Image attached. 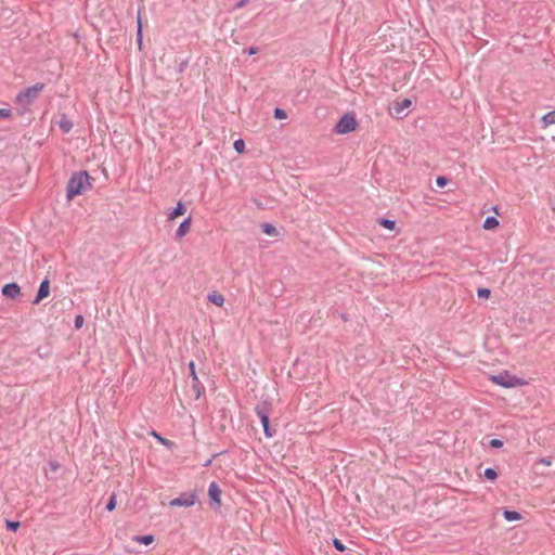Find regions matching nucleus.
<instances>
[{"label":"nucleus","instance_id":"1","mask_svg":"<svg viewBox=\"0 0 555 555\" xmlns=\"http://www.w3.org/2000/svg\"><path fill=\"white\" fill-rule=\"evenodd\" d=\"M92 188L91 177L87 171L76 172L67 183V198L70 201Z\"/></svg>","mask_w":555,"mask_h":555},{"label":"nucleus","instance_id":"2","mask_svg":"<svg viewBox=\"0 0 555 555\" xmlns=\"http://www.w3.org/2000/svg\"><path fill=\"white\" fill-rule=\"evenodd\" d=\"M490 380L495 384V385H499L501 387H504V388H514V387H519V386H525L527 385V382L521 379V378H518L514 375H511L508 373H501L499 375H491L490 376Z\"/></svg>","mask_w":555,"mask_h":555},{"label":"nucleus","instance_id":"3","mask_svg":"<svg viewBox=\"0 0 555 555\" xmlns=\"http://www.w3.org/2000/svg\"><path fill=\"white\" fill-rule=\"evenodd\" d=\"M44 85L41 82H38L26 90L20 92L16 96V101L22 104H30L43 90Z\"/></svg>","mask_w":555,"mask_h":555},{"label":"nucleus","instance_id":"4","mask_svg":"<svg viewBox=\"0 0 555 555\" xmlns=\"http://www.w3.org/2000/svg\"><path fill=\"white\" fill-rule=\"evenodd\" d=\"M358 122L352 114L344 115L335 126V132L337 134H346L357 129Z\"/></svg>","mask_w":555,"mask_h":555},{"label":"nucleus","instance_id":"5","mask_svg":"<svg viewBox=\"0 0 555 555\" xmlns=\"http://www.w3.org/2000/svg\"><path fill=\"white\" fill-rule=\"evenodd\" d=\"M196 502V495L194 493L182 494L179 498H176L169 502L170 506H184L190 507L193 506Z\"/></svg>","mask_w":555,"mask_h":555},{"label":"nucleus","instance_id":"6","mask_svg":"<svg viewBox=\"0 0 555 555\" xmlns=\"http://www.w3.org/2000/svg\"><path fill=\"white\" fill-rule=\"evenodd\" d=\"M49 295H50V282L48 279H46L40 283V286H39L37 296L34 300V304L38 305L41 300L47 298Z\"/></svg>","mask_w":555,"mask_h":555},{"label":"nucleus","instance_id":"7","mask_svg":"<svg viewBox=\"0 0 555 555\" xmlns=\"http://www.w3.org/2000/svg\"><path fill=\"white\" fill-rule=\"evenodd\" d=\"M1 292L3 296L15 299L21 295V287L16 283H8Z\"/></svg>","mask_w":555,"mask_h":555},{"label":"nucleus","instance_id":"8","mask_svg":"<svg viewBox=\"0 0 555 555\" xmlns=\"http://www.w3.org/2000/svg\"><path fill=\"white\" fill-rule=\"evenodd\" d=\"M221 489L216 482H211L208 488V495L212 502L217 504V506L221 505Z\"/></svg>","mask_w":555,"mask_h":555},{"label":"nucleus","instance_id":"9","mask_svg":"<svg viewBox=\"0 0 555 555\" xmlns=\"http://www.w3.org/2000/svg\"><path fill=\"white\" fill-rule=\"evenodd\" d=\"M412 105V101L410 99H404L401 102H396L393 104V112L397 117L404 116V111L408 109Z\"/></svg>","mask_w":555,"mask_h":555},{"label":"nucleus","instance_id":"10","mask_svg":"<svg viewBox=\"0 0 555 555\" xmlns=\"http://www.w3.org/2000/svg\"><path fill=\"white\" fill-rule=\"evenodd\" d=\"M191 224H192V219H191V217H188L186 219H184V220L180 223V225L178 227V229H177V232H176L177 236H178L179 238L184 237V236L190 232V230H191Z\"/></svg>","mask_w":555,"mask_h":555},{"label":"nucleus","instance_id":"11","mask_svg":"<svg viewBox=\"0 0 555 555\" xmlns=\"http://www.w3.org/2000/svg\"><path fill=\"white\" fill-rule=\"evenodd\" d=\"M207 299L218 307H222L224 305V296L217 291L210 292L207 296Z\"/></svg>","mask_w":555,"mask_h":555},{"label":"nucleus","instance_id":"12","mask_svg":"<svg viewBox=\"0 0 555 555\" xmlns=\"http://www.w3.org/2000/svg\"><path fill=\"white\" fill-rule=\"evenodd\" d=\"M186 211V208L185 206L181 203V202H178L176 208H173L169 214H168V220L170 221H173L175 219H177L178 217L184 215V212Z\"/></svg>","mask_w":555,"mask_h":555},{"label":"nucleus","instance_id":"13","mask_svg":"<svg viewBox=\"0 0 555 555\" xmlns=\"http://www.w3.org/2000/svg\"><path fill=\"white\" fill-rule=\"evenodd\" d=\"M257 414L261 421L266 436L271 438L273 436V434L270 431L268 415L264 412L259 411V410L257 411Z\"/></svg>","mask_w":555,"mask_h":555},{"label":"nucleus","instance_id":"14","mask_svg":"<svg viewBox=\"0 0 555 555\" xmlns=\"http://www.w3.org/2000/svg\"><path fill=\"white\" fill-rule=\"evenodd\" d=\"M542 127L547 128L555 125V111L548 112L541 118Z\"/></svg>","mask_w":555,"mask_h":555},{"label":"nucleus","instance_id":"15","mask_svg":"<svg viewBox=\"0 0 555 555\" xmlns=\"http://www.w3.org/2000/svg\"><path fill=\"white\" fill-rule=\"evenodd\" d=\"M59 126L63 132L68 133L73 129L74 124L66 116H63L59 122Z\"/></svg>","mask_w":555,"mask_h":555},{"label":"nucleus","instance_id":"16","mask_svg":"<svg viewBox=\"0 0 555 555\" xmlns=\"http://www.w3.org/2000/svg\"><path fill=\"white\" fill-rule=\"evenodd\" d=\"M137 22H138L137 42H138L139 49L141 50L142 49V20H141L140 11L138 12Z\"/></svg>","mask_w":555,"mask_h":555},{"label":"nucleus","instance_id":"17","mask_svg":"<svg viewBox=\"0 0 555 555\" xmlns=\"http://www.w3.org/2000/svg\"><path fill=\"white\" fill-rule=\"evenodd\" d=\"M500 224L499 220L495 217H488L483 222V229L493 230L498 228Z\"/></svg>","mask_w":555,"mask_h":555},{"label":"nucleus","instance_id":"18","mask_svg":"<svg viewBox=\"0 0 555 555\" xmlns=\"http://www.w3.org/2000/svg\"><path fill=\"white\" fill-rule=\"evenodd\" d=\"M261 230L264 234L269 235V236H276L278 235V230L274 225L270 224V223H264L261 225Z\"/></svg>","mask_w":555,"mask_h":555},{"label":"nucleus","instance_id":"19","mask_svg":"<svg viewBox=\"0 0 555 555\" xmlns=\"http://www.w3.org/2000/svg\"><path fill=\"white\" fill-rule=\"evenodd\" d=\"M503 516L507 521H517L521 518V515L515 511H505Z\"/></svg>","mask_w":555,"mask_h":555},{"label":"nucleus","instance_id":"20","mask_svg":"<svg viewBox=\"0 0 555 555\" xmlns=\"http://www.w3.org/2000/svg\"><path fill=\"white\" fill-rule=\"evenodd\" d=\"M134 541H137L141 544H144V545H150L154 542V535H152V534L138 535V537H134Z\"/></svg>","mask_w":555,"mask_h":555},{"label":"nucleus","instance_id":"21","mask_svg":"<svg viewBox=\"0 0 555 555\" xmlns=\"http://www.w3.org/2000/svg\"><path fill=\"white\" fill-rule=\"evenodd\" d=\"M378 223H379L383 228L388 229V230H390V231L395 230V228H396V221H393V220H389V219H380V220L378 221Z\"/></svg>","mask_w":555,"mask_h":555},{"label":"nucleus","instance_id":"22","mask_svg":"<svg viewBox=\"0 0 555 555\" xmlns=\"http://www.w3.org/2000/svg\"><path fill=\"white\" fill-rule=\"evenodd\" d=\"M152 436L155 437L165 447L172 448L175 446L172 441H170L166 438H163L156 431H152Z\"/></svg>","mask_w":555,"mask_h":555},{"label":"nucleus","instance_id":"23","mask_svg":"<svg viewBox=\"0 0 555 555\" xmlns=\"http://www.w3.org/2000/svg\"><path fill=\"white\" fill-rule=\"evenodd\" d=\"M233 147H234V150L237 153H240V154L244 153L245 152V142H244V140H242V139L235 140L234 144H233Z\"/></svg>","mask_w":555,"mask_h":555},{"label":"nucleus","instance_id":"24","mask_svg":"<svg viewBox=\"0 0 555 555\" xmlns=\"http://www.w3.org/2000/svg\"><path fill=\"white\" fill-rule=\"evenodd\" d=\"M483 475L489 480H495L498 478V474L493 468H487Z\"/></svg>","mask_w":555,"mask_h":555},{"label":"nucleus","instance_id":"25","mask_svg":"<svg viewBox=\"0 0 555 555\" xmlns=\"http://www.w3.org/2000/svg\"><path fill=\"white\" fill-rule=\"evenodd\" d=\"M477 295L479 298L488 299L491 296V291L489 288H478Z\"/></svg>","mask_w":555,"mask_h":555},{"label":"nucleus","instance_id":"26","mask_svg":"<svg viewBox=\"0 0 555 555\" xmlns=\"http://www.w3.org/2000/svg\"><path fill=\"white\" fill-rule=\"evenodd\" d=\"M274 117L276 119H285L287 117V115H286L285 111H283L282 108H275Z\"/></svg>","mask_w":555,"mask_h":555},{"label":"nucleus","instance_id":"27","mask_svg":"<svg viewBox=\"0 0 555 555\" xmlns=\"http://www.w3.org/2000/svg\"><path fill=\"white\" fill-rule=\"evenodd\" d=\"M74 323L76 328H81L85 323L83 317L80 314L76 315Z\"/></svg>","mask_w":555,"mask_h":555},{"label":"nucleus","instance_id":"28","mask_svg":"<svg viewBox=\"0 0 555 555\" xmlns=\"http://www.w3.org/2000/svg\"><path fill=\"white\" fill-rule=\"evenodd\" d=\"M7 528L10 530L16 531L20 528V522L7 520Z\"/></svg>","mask_w":555,"mask_h":555},{"label":"nucleus","instance_id":"29","mask_svg":"<svg viewBox=\"0 0 555 555\" xmlns=\"http://www.w3.org/2000/svg\"><path fill=\"white\" fill-rule=\"evenodd\" d=\"M537 464L543 465V466H551L552 465V459L551 457H542L537 461Z\"/></svg>","mask_w":555,"mask_h":555},{"label":"nucleus","instance_id":"30","mask_svg":"<svg viewBox=\"0 0 555 555\" xmlns=\"http://www.w3.org/2000/svg\"><path fill=\"white\" fill-rule=\"evenodd\" d=\"M116 507V496L115 495H112L111 500L108 501L107 505H106V508L112 512L114 511Z\"/></svg>","mask_w":555,"mask_h":555},{"label":"nucleus","instance_id":"31","mask_svg":"<svg viewBox=\"0 0 555 555\" xmlns=\"http://www.w3.org/2000/svg\"><path fill=\"white\" fill-rule=\"evenodd\" d=\"M447 183H448V180H447V178H444V177H438V178L436 179V184H437L439 188H443V186H446V185H447Z\"/></svg>","mask_w":555,"mask_h":555},{"label":"nucleus","instance_id":"32","mask_svg":"<svg viewBox=\"0 0 555 555\" xmlns=\"http://www.w3.org/2000/svg\"><path fill=\"white\" fill-rule=\"evenodd\" d=\"M490 446L492 448L499 449L503 446V441L500 439H492V440H490Z\"/></svg>","mask_w":555,"mask_h":555},{"label":"nucleus","instance_id":"33","mask_svg":"<svg viewBox=\"0 0 555 555\" xmlns=\"http://www.w3.org/2000/svg\"><path fill=\"white\" fill-rule=\"evenodd\" d=\"M59 468H60V464H59L57 461H50L49 462V469L51 472H56V470H59Z\"/></svg>","mask_w":555,"mask_h":555},{"label":"nucleus","instance_id":"34","mask_svg":"<svg viewBox=\"0 0 555 555\" xmlns=\"http://www.w3.org/2000/svg\"><path fill=\"white\" fill-rule=\"evenodd\" d=\"M333 543H334V546L336 547V550L341 551V552L345 551L344 544L338 539H335L333 541Z\"/></svg>","mask_w":555,"mask_h":555},{"label":"nucleus","instance_id":"35","mask_svg":"<svg viewBox=\"0 0 555 555\" xmlns=\"http://www.w3.org/2000/svg\"><path fill=\"white\" fill-rule=\"evenodd\" d=\"M11 116V112L10 109H7V108H0V117H4V118H8Z\"/></svg>","mask_w":555,"mask_h":555},{"label":"nucleus","instance_id":"36","mask_svg":"<svg viewBox=\"0 0 555 555\" xmlns=\"http://www.w3.org/2000/svg\"><path fill=\"white\" fill-rule=\"evenodd\" d=\"M189 366H190V371H191L192 377L194 379H197V376H196V373H195V364H194V362H190Z\"/></svg>","mask_w":555,"mask_h":555},{"label":"nucleus","instance_id":"37","mask_svg":"<svg viewBox=\"0 0 555 555\" xmlns=\"http://www.w3.org/2000/svg\"><path fill=\"white\" fill-rule=\"evenodd\" d=\"M246 52L249 54V55H254L258 52V48L256 47H250L248 50H246Z\"/></svg>","mask_w":555,"mask_h":555}]
</instances>
